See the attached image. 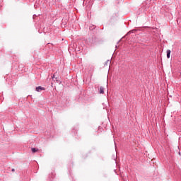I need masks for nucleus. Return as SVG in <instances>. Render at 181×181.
I'll return each mask as SVG.
<instances>
[{"mask_svg":"<svg viewBox=\"0 0 181 181\" xmlns=\"http://www.w3.org/2000/svg\"><path fill=\"white\" fill-rule=\"evenodd\" d=\"M11 171H12V172H15V168H13V169L11 170Z\"/></svg>","mask_w":181,"mask_h":181,"instance_id":"nucleus-8","label":"nucleus"},{"mask_svg":"<svg viewBox=\"0 0 181 181\" xmlns=\"http://www.w3.org/2000/svg\"><path fill=\"white\" fill-rule=\"evenodd\" d=\"M31 151H32L33 153H35V152H37V151H39V149H37L36 148H32Z\"/></svg>","mask_w":181,"mask_h":181,"instance_id":"nucleus-6","label":"nucleus"},{"mask_svg":"<svg viewBox=\"0 0 181 181\" xmlns=\"http://www.w3.org/2000/svg\"><path fill=\"white\" fill-rule=\"evenodd\" d=\"M56 76V74H54L53 76H52V78L53 80H56L57 81H59V79L57 77H54Z\"/></svg>","mask_w":181,"mask_h":181,"instance_id":"nucleus-7","label":"nucleus"},{"mask_svg":"<svg viewBox=\"0 0 181 181\" xmlns=\"http://www.w3.org/2000/svg\"><path fill=\"white\" fill-rule=\"evenodd\" d=\"M99 94H104V87L100 86L99 88Z\"/></svg>","mask_w":181,"mask_h":181,"instance_id":"nucleus-4","label":"nucleus"},{"mask_svg":"<svg viewBox=\"0 0 181 181\" xmlns=\"http://www.w3.org/2000/svg\"><path fill=\"white\" fill-rule=\"evenodd\" d=\"M90 45H101L104 40L103 38H100L95 36H93L92 38L89 40Z\"/></svg>","mask_w":181,"mask_h":181,"instance_id":"nucleus-1","label":"nucleus"},{"mask_svg":"<svg viewBox=\"0 0 181 181\" xmlns=\"http://www.w3.org/2000/svg\"><path fill=\"white\" fill-rule=\"evenodd\" d=\"M167 59H170V49L167 50Z\"/></svg>","mask_w":181,"mask_h":181,"instance_id":"nucleus-5","label":"nucleus"},{"mask_svg":"<svg viewBox=\"0 0 181 181\" xmlns=\"http://www.w3.org/2000/svg\"><path fill=\"white\" fill-rule=\"evenodd\" d=\"M45 90H46V88L42 87V86H37L35 88V90L37 92V93H40V91H45Z\"/></svg>","mask_w":181,"mask_h":181,"instance_id":"nucleus-2","label":"nucleus"},{"mask_svg":"<svg viewBox=\"0 0 181 181\" xmlns=\"http://www.w3.org/2000/svg\"><path fill=\"white\" fill-rule=\"evenodd\" d=\"M54 176H56V173H52L51 175H49V180H53V179L54 178Z\"/></svg>","mask_w":181,"mask_h":181,"instance_id":"nucleus-3","label":"nucleus"}]
</instances>
